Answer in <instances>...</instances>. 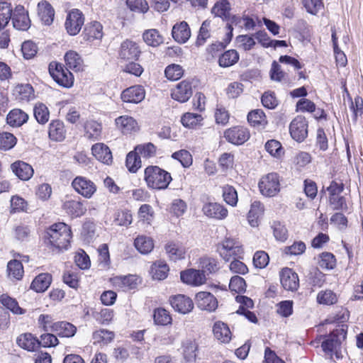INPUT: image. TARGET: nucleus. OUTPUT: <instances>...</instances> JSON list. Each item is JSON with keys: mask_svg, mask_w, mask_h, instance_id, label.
Wrapping results in <instances>:
<instances>
[{"mask_svg": "<svg viewBox=\"0 0 363 363\" xmlns=\"http://www.w3.org/2000/svg\"><path fill=\"white\" fill-rule=\"evenodd\" d=\"M265 150L275 158H281L284 155V150L281 144L276 140H268L265 144Z\"/></svg>", "mask_w": 363, "mask_h": 363, "instance_id": "5fc2aeb1", "label": "nucleus"}, {"mask_svg": "<svg viewBox=\"0 0 363 363\" xmlns=\"http://www.w3.org/2000/svg\"><path fill=\"white\" fill-rule=\"evenodd\" d=\"M84 35V38L87 40L101 39L103 36L102 25L97 21L91 23L89 26L85 28Z\"/></svg>", "mask_w": 363, "mask_h": 363, "instance_id": "a19ab883", "label": "nucleus"}, {"mask_svg": "<svg viewBox=\"0 0 363 363\" xmlns=\"http://www.w3.org/2000/svg\"><path fill=\"white\" fill-rule=\"evenodd\" d=\"M169 301L172 308L180 313H188L194 308L192 300L185 295L178 294L170 298Z\"/></svg>", "mask_w": 363, "mask_h": 363, "instance_id": "f3484780", "label": "nucleus"}, {"mask_svg": "<svg viewBox=\"0 0 363 363\" xmlns=\"http://www.w3.org/2000/svg\"><path fill=\"white\" fill-rule=\"evenodd\" d=\"M308 121L303 116H296V142H303L308 136Z\"/></svg>", "mask_w": 363, "mask_h": 363, "instance_id": "37998d69", "label": "nucleus"}, {"mask_svg": "<svg viewBox=\"0 0 363 363\" xmlns=\"http://www.w3.org/2000/svg\"><path fill=\"white\" fill-rule=\"evenodd\" d=\"M48 135L52 140L57 142L64 140L66 136V130L63 122L59 120L52 121L49 125Z\"/></svg>", "mask_w": 363, "mask_h": 363, "instance_id": "b1692460", "label": "nucleus"}, {"mask_svg": "<svg viewBox=\"0 0 363 363\" xmlns=\"http://www.w3.org/2000/svg\"><path fill=\"white\" fill-rule=\"evenodd\" d=\"M203 214L210 218L223 220L228 214V209L222 204L216 202L205 203L202 207Z\"/></svg>", "mask_w": 363, "mask_h": 363, "instance_id": "ddd939ff", "label": "nucleus"}, {"mask_svg": "<svg viewBox=\"0 0 363 363\" xmlns=\"http://www.w3.org/2000/svg\"><path fill=\"white\" fill-rule=\"evenodd\" d=\"M38 16L45 25H50L55 16V11L52 6L45 1H42L38 4Z\"/></svg>", "mask_w": 363, "mask_h": 363, "instance_id": "a878e982", "label": "nucleus"}, {"mask_svg": "<svg viewBox=\"0 0 363 363\" xmlns=\"http://www.w3.org/2000/svg\"><path fill=\"white\" fill-rule=\"evenodd\" d=\"M230 3L227 0H223L216 3L212 9V13L216 16L222 18L224 20L230 21V23L227 24V28L229 30L228 35L231 38L233 36V26L232 24L237 25L240 23V19L236 16L230 15Z\"/></svg>", "mask_w": 363, "mask_h": 363, "instance_id": "423d86ee", "label": "nucleus"}, {"mask_svg": "<svg viewBox=\"0 0 363 363\" xmlns=\"http://www.w3.org/2000/svg\"><path fill=\"white\" fill-rule=\"evenodd\" d=\"M165 250L169 257L174 261L184 259L186 254L185 247L179 243L169 242L165 245Z\"/></svg>", "mask_w": 363, "mask_h": 363, "instance_id": "f704fd0d", "label": "nucleus"}, {"mask_svg": "<svg viewBox=\"0 0 363 363\" xmlns=\"http://www.w3.org/2000/svg\"><path fill=\"white\" fill-rule=\"evenodd\" d=\"M116 124L118 128L124 134L131 133L138 130L137 121L130 116H121L116 119Z\"/></svg>", "mask_w": 363, "mask_h": 363, "instance_id": "4be33fe9", "label": "nucleus"}, {"mask_svg": "<svg viewBox=\"0 0 363 363\" xmlns=\"http://www.w3.org/2000/svg\"><path fill=\"white\" fill-rule=\"evenodd\" d=\"M52 281V277L48 273L38 275L32 281L30 289L36 292H43L48 289Z\"/></svg>", "mask_w": 363, "mask_h": 363, "instance_id": "72a5a7b5", "label": "nucleus"}, {"mask_svg": "<svg viewBox=\"0 0 363 363\" xmlns=\"http://www.w3.org/2000/svg\"><path fill=\"white\" fill-rule=\"evenodd\" d=\"M13 9L11 4L0 1V30L4 28L11 19Z\"/></svg>", "mask_w": 363, "mask_h": 363, "instance_id": "79ce46f5", "label": "nucleus"}, {"mask_svg": "<svg viewBox=\"0 0 363 363\" xmlns=\"http://www.w3.org/2000/svg\"><path fill=\"white\" fill-rule=\"evenodd\" d=\"M199 267L205 275L216 273L220 269L219 263L215 258L206 256L199 258Z\"/></svg>", "mask_w": 363, "mask_h": 363, "instance_id": "473e14b6", "label": "nucleus"}, {"mask_svg": "<svg viewBox=\"0 0 363 363\" xmlns=\"http://www.w3.org/2000/svg\"><path fill=\"white\" fill-rule=\"evenodd\" d=\"M33 112L34 116L39 123L45 124L48 121L50 118V112L48 107L45 104L42 103L35 104Z\"/></svg>", "mask_w": 363, "mask_h": 363, "instance_id": "8fccbe9b", "label": "nucleus"}, {"mask_svg": "<svg viewBox=\"0 0 363 363\" xmlns=\"http://www.w3.org/2000/svg\"><path fill=\"white\" fill-rule=\"evenodd\" d=\"M114 338V333L107 330L101 329L93 333L94 343H103L107 345Z\"/></svg>", "mask_w": 363, "mask_h": 363, "instance_id": "864d4df0", "label": "nucleus"}, {"mask_svg": "<svg viewBox=\"0 0 363 363\" xmlns=\"http://www.w3.org/2000/svg\"><path fill=\"white\" fill-rule=\"evenodd\" d=\"M11 20L13 27L18 30H26L30 25L28 12L21 5L16 6L12 13Z\"/></svg>", "mask_w": 363, "mask_h": 363, "instance_id": "4468645a", "label": "nucleus"}, {"mask_svg": "<svg viewBox=\"0 0 363 363\" xmlns=\"http://www.w3.org/2000/svg\"><path fill=\"white\" fill-rule=\"evenodd\" d=\"M141 54V50L139 45L131 40L126 39L123 40L118 48V58L125 60H137Z\"/></svg>", "mask_w": 363, "mask_h": 363, "instance_id": "0eeeda50", "label": "nucleus"}, {"mask_svg": "<svg viewBox=\"0 0 363 363\" xmlns=\"http://www.w3.org/2000/svg\"><path fill=\"white\" fill-rule=\"evenodd\" d=\"M318 264L322 269H333L336 266L335 257L330 252H323L319 255Z\"/></svg>", "mask_w": 363, "mask_h": 363, "instance_id": "3c124183", "label": "nucleus"}, {"mask_svg": "<svg viewBox=\"0 0 363 363\" xmlns=\"http://www.w3.org/2000/svg\"><path fill=\"white\" fill-rule=\"evenodd\" d=\"M280 281L283 288L293 291L295 288V272L289 267L283 268L279 272Z\"/></svg>", "mask_w": 363, "mask_h": 363, "instance_id": "2f4dec72", "label": "nucleus"}, {"mask_svg": "<svg viewBox=\"0 0 363 363\" xmlns=\"http://www.w3.org/2000/svg\"><path fill=\"white\" fill-rule=\"evenodd\" d=\"M16 342L19 347L28 351H35L39 347L38 339L30 333L21 334L17 337Z\"/></svg>", "mask_w": 363, "mask_h": 363, "instance_id": "c756f323", "label": "nucleus"}, {"mask_svg": "<svg viewBox=\"0 0 363 363\" xmlns=\"http://www.w3.org/2000/svg\"><path fill=\"white\" fill-rule=\"evenodd\" d=\"M347 331L343 328L334 330L322 342L325 352L333 353L337 359L342 358V343L346 339Z\"/></svg>", "mask_w": 363, "mask_h": 363, "instance_id": "7ed1b4c3", "label": "nucleus"}, {"mask_svg": "<svg viewBox=\"0 0 363 363\" xmlns=\"http://www.w3.org/2000/svg\"><path fill=\"white\" fill-rule=\"evenodd\" d=\"M49 72L59 85L67 88L73 85V75L63 65L55 62H51L49 65Z\"/></svg>", "mask_w": 363, "mask_h": 363, "instance_id": "39448f33", "label": "nucleus"}, {"mask_svg": "<svg viewBox=\"0 0 363 363\" xmlns=\"http://www.w3.org/2000/svg\"><path fill=\"white\" fill-rule=\"evenodd\" d=\"M223 197L228 205L232 206L237 205L238 201V193L233 186L227 184L223 186Z\"/></svg>", "mask_w": 363, "mask_h": 363, "instance_id": "603ef678", "label": "nucleus"}, {"mask_svg": "<svg viewBox=\"0 0 363 363\" xmlns=\"http://www.w3.org/2000/svg\"><path fill=\"white\" fill-rule=\"evenodd\" d=\"M173 38L179 43H186L191 36V30L189 25L185 21L176 23L172 28Z\"/></svg>", "mask_w": 363, "mask_h": 363, "instance_id": "412c9836", "label": "nucleus"}, {"mask_svg": "<svg viewBox=\"0 0 363 363\" xmlns=\"http://www.w3.org/2000/svg\"><path fill=\"white\" fill-rule=\"evenodd\" d=\"M63 208L67 213L74 217H79L84 215L86 211L84 203L80 200H69L63 204Z\"/></svg>", "mask_w": 363, "mask_h": 363, "instance_id": "7c9ffc66", "label": "nucleus"}, {"mask_svg": "<svg viewBox=\"0 0 363 363\" xmlns=\"http://www.w3.org/2000/svg\"><path fill=\"white\" fill-rule=\"evenodd\" d=\"M315 111V104L312 101L302 98L296 101V112L312 113Z\"/></svg>", "mask_w": 363, "mask_h": 363, "instance_id": "338daca9", "label": "nucleus"}, {"mask_svg": "<svg viewBox=\"0 0 363 363\" xmlns=\"http://www.w3.org/2000/svg\"><path fill=\"white\" fill-rule=\"evenodd\" d=\"M154 320L156 324L166 325L172 322V318L169 312L164 308H157L154 311Z\"/></svg>", "mask_w": 363, "mask_h": 363, "instance_id": "680f3d73", "label": "nucleus"}, {"mask_svg": "<svg viewBox=\"0 0 363 363\" xmlns=\"http://www.w3.org/2000/svg\"><path fill=\"white\" fill-rule=\"evenodd\" d=\"M72 186L79 194L86 199H90L96 191V184L90 179L82 176L75 177L72 182Z\"/></svg>", "mask_w": 363, "mask_h": 363, "instance_id": "1a4fd4ad", "label": "nucleus"}, {"mask_svg": "<svg viewBox=\"0 0 363 363\" xmlns=\"http://www.w3.org/2000/svg\"><path fill=\"white\" fill-rule=\"evenodd\" d=\"M172 179L169 172L157 166H149L145 170V180L149 188L157 190L165 189Z\"/></svg>", "mask_w": 363, "mask_h": 363, "instance_id": "f03ea898", "label": "nucleus"}, {"mask_svg": "<svg viewBox=\"0 0 363 363\" xmlns=\"http://www.w3.org/2000/svg\"><path fill=\"white\" fill-rule=\"evenodd\" d=\"M8 275L10 278L21 279L23 274V267L20 261L11 260L7 264Z\"/></svg>", "mask_w": 363, "mask_h": 363, "instance_id": "de8ad7c7", "label": "nucleus"}, {"mask_svg": "<svg viewBox=\"0 0 363 363\" xmlns=\"http://www.w3.org/2000/svg\"><path fill=\"white\" fill-rule=\"evenodd\" d=\"M92 155L96 160L106 164L112 163L113 157L109 147L104 143H96L91 147Z\"/></svg>", "mask_w": 363, "mask_h": 363, "instance_id": "6ab92c4d", "label": "nucleus"}, {"mask_svg": "<svg viewBox=\"0 0 363 363\" xmlns=\"http://www.w3.org/2000/svg\"><path fill=\"white\" fill-rule=\"evenodd\" d=\"M183 74L184 69L179 65L173 64L167 66L165 69V76L169 80H177L182 77Z\"/></svg>", "mask_w": 363, "mask_h": 363, "instance_id": "69168bd1", "label": "nucleus"}, {"mask_svg": "<svg viewBox=\"0 0 363 363\" xmlns=\"http://www.w3.org/2000/svg\"><path fill=\"white\" fill-rule=\"evenodd\" d=\"M144 41L150 46L156 47L163 42L162 35L156 29H150L143 33Z\"/></svg>", "mask_w": 363, "mask_h": 363, "instance_id": "49530a36", "label": "nucleus"}, {"mask_svg": "<svg viewBox=\"0 0 363 363\" xmlns=\"http://www.w3.org/2000/svg\"><path fill=\"white\" fill-rule=\"evenodd\" d=\"M248 122L254 127L264 128L267 123L266 116L262 110L256 109L247 115Z\"/></svg>", "mask_w": 363, "mask_h": 363, "instance_id": "4c0bfd02", "label": "nucleus"}, {"mask_svg": "<svg viewBox=\"0 0 363 363\" xmlns=\"http://www.w3.org/2000/svg\"><path fill=\"white\" fill-rule=\"evenodd\" d=\"M145 91L142 86L136 85L125 89L121 94L124 102L138 104L145 99Z\"/></svg>", "mask_w": 363, "mask_h": 363, "instance_id": "a211bd4d", "label": "nucleus"}, {"mask_svg": "<svg viewBox=\"0 0 363 363\" xmlns=\"http://www.w3.org/2000/svg\"><path fill=\"white\" fill-rule=\"evenodd\" d=\"M135 248L142 254L150 253L153 247V240L145 235H140L137 237L134 242Z\"/></svg>", "mask_w": 363, "mask_h": 363, "instance_id": "ea45409f", "label": "nucleus"}, {"mask_svg": "<svg viewBox=\"0 0 363 363\" xmlns=\"http://www.w3.org/2000/svg\"><path fill=\"white\" fill-rule=\"evenodd\" d=\"M214 337L222 343H228L231 338L232 334L228 325L218 321L214 323L213 327Z\"/></svg>", "mask_w": 363, "mask_h": 363, "instance_id": "5701e85b", "label": "nucleus"}, {"mask_svg": "<svg viewBox=\"0 0 363 363\" xmlns=\"http://www.w3.org/2000/svg\"><path fill=\"white\" fill-rule=\"evenodd\" d=\"M51 331L57 333L62 337H71L76 333L77 328L70 323L60 321L52 324Z\"/></svg>", "mask_w": 363, "mask_h": 363, "instance_id": "393cba45", "label": "nucleus"}, {"mask_svg": "<svg viewBox=\"0 0 363 363\" xmlns=\"http://www.w3.org/2000/svg\"><path fill=\"white\" fill-rule=\"evenodd\" d=\"M191 83L187 80H183L177 84L172 90V98L181 103L187 101L192 96Z\"/></svg>", "mask_w": 363, "mask_h": 363, "instance_id": "2eb2a0df", "label": "nucleus"}, {"mask_svg": "<svg viewBox=\"0 0 363 363\" xmlns=\"http://www.w3.org/2000/svg\"><path fill=\"white\" fill-rule=\"evenodd\" d=\"M217 251L226 262L232 258H240L243 254V250L239 242L230 238H225L218 245Z\"/></svg>", "mask_w": 363, "mask_h": 363, "instance_id": "20e7f679", "label": "nucleus"}, {"mask_svg": "<svg viewBox=\"0 0 363 363\" xmlns=\"http://www.w3.org/2000/svg\"><path fill=\"white\" fill-rule=\"evenodd\" d=\"M317 301L320 304L333 305L337 301V296L330 290L321 291L318 294Z\"/></svg>", "mask_w": 363, "mask_h": 363, "instance_id": "e2e57ef3", "label": "nucleus"}, {"mask_svg": "<svg viewBox=\"0 0 363 363\" xmlns=\"http://www.w3.org/2000/svg\"><path fill=\"white\" fill-rule=\"evenodd\" d=\"M12 172L21 180L28 181L33 175V169L28 163L16 161L11 165Z\"/></svg>", "mask_w": 363, "mask_h": 363, "instance_id": "aec40b11", "label": "nucleus"}, {"mask_svg": "<svg viewBox=\"0 0 363 363\" xmlns=\"http://www.w3.org/2000/svg\"><path fill=\"white\" fill-rule=\"evenodd\" d=\"M126 167L131 172H136L141 167V160L139 155L135 152H130L126 157Z\"/></svg>", "mask_w": 363, "mask_h": 363, "instance_id": "bf43d9fd", "label": "nucleus"}, {"mask_svg": "<svg viewBox=\"0 0 363 363\" xmlns=\"http://www.w3.org/2000/svg\"><path fill=\"white\" fill-rule=\"evenodd\" d=\"M301 2L306 11L312 15H317L324 7L323 0H302Z\"/></svg>", "mask_w": 363, "mask_h": 363, "instance_id": "4d7b16f0", "label": "nucleus"}, {"mask_svg": "<svg viewBox=\"0 0 363 363\" xmlns=\"http://www.w3.org/2000/svg\"><path fill=\"white\" fill-rule=\"evenodd\" d=\"M16 144V137L7 132L0 133V149L8 150L11 149Z\"/></svg>", "mask_w": 363, "mask_h": 363, "instance_id": "0e129e2a", "label": "nucleus"}, {"mask_svg": "<svg viewBox=\"0 0 363 363\" xmlns=\"http://www.w3.org/2000/svg\"><path fill=\"white\" fill-rule=\"evenodd\" d=\"M0 301L6 308L14 314H23L25 313V310L18 306V302L15 299L6 294H3L0 296Z\"/></svg>", "mask_w": 363, "mask_h": 363, "instance_id": "09e8293b", "label": "nucleus"}, {"mask_svg": "<svg viewBox=\"0 0 363 363\" xmlns=\"http://www.w3.org/2000/svg\"><path fill=\"white\" fill-rule=\"evenodd\" d=\"M82 13L78 9H73L68 13L65 21V28L69 35H75L84 24Z\"/></svg>", "mask_w": 363, "mask_h": 363, "instance_id": "9b49d317", "label": "nucleus"}, {"mask_svg": "<svg viewBox=\"0 0 363 363\" xmlns=\"http://www.w3.org/2000/svg\"><path fill=\"white\" fill-rule=\"evenodd\" d=\"M329 206L333 211H347L348 210L346 199L341 195L329 196Z\"/></svg>", "mask_w": 363, "mask_h": 363, "instance_id": "6e6d98bb", "label": "nucleus"}, {"mask_svg": "<svg viewBox=\"0 0 363 363\" xmlns=\"http://www.w3.org/2000/svg\"><path fill=\"white\" fill-rule=\"evenodd\" d=\"M195 303L199 308L208 312L215 311L218 308L216 298L207 291H200L196 294Z\"/></svg>", "mask_w": 363, "mask_h": 363, "instance_id": "f8f14e48", "label": "nucleus"}, {"mask_svg": "<svg viewBox=\"0 0 363 363\" xmlns=\"http://www.w3.org/2000/svg\"><path fill=\"white\" fill-rule=\"evenodd\" d=\"M28 119V115L18 108L11 110L6 117L7 123L13 127L21 126Z\"/></svg>", "mask_w": 363, "mask_h": 363, "instance_id": "c85d7f7f", "label": "nucleus"}, {"mask_svg": "<svg viewBox=\"0 0 363 363\" xmlns=\"http://www.w3.org/2000/svg\"><path fill=\"white\" fill-rule=\"evenodd\" d=\"M264 207L259 201H254L251 204L250 210L248 213V221L251 226L258 225V220L262 216Z\"/></svg>", "mask_w": 363, "mask_h": 363, "instance_id": "e433bc0d", "label": "nucleus"}, {"mask_svg": "<svg viewBox=\"0 0 363 363\" xmlns=\"http://www.w3.org/2000/svg\"><path fill=\"white\" fill-rule=\"evenodd\" d=\"M85 135L89 139L98 140L101 135V124L96 121H87L84 124Z\"/></svg>", "mask_w": 363, "mask_h": 363, "instance_id": "58836bf2", "label": "nucleus"}, {"mask_svg": "<svg viewBox=\"0 0 363 363\" xmlns=\"http://www.w3.org/2000/svg\"><path fill=\"white\" fill-rule=\"evenodd\" d=\"M239 60V54L235 50H229L223 53L218 60L219 65L228 67L235 64Z\"/></svg>", "mask_w": 363, "mask_h": 363, "instance_id": "c03bdc74", "label": "nucleus"}, {"mask_svg": "<svg viewBox=\"0 0 363 363\" xmlns=\"http://www.w3.org/2000/svg\"><path fill=\"white\" fill-rule=\"evenodd\" d=\"M135 151L144 158H150L155 155L156 147L152 143H147L137 145Z\"/></svg>", "mask_w": 363, "mask_h": 363, "instance_id": "052dcab7", "label": "nucleus"}, {"mask_svg": "<svg viewBox=\"0 0 363 363\" xmlns=\"http://www.w3.org/2000/svg\"><path fill=\"white\" fill-rule=\"evenodd\" d=\"M250 132L243 126H235L227 129L224 132V138L233 145H240L250 138Z\"/></svg>", "mask_w": 363, "mask_h": 363, "instance_id": "9d476101", "label": "nucleus"}, {"mask_svg": "<svg viewBox=\"0 0 363 363\" xmlns=\"http://www.w3.org/2000/svg\"><path fill=\"white\" fill-rule=\"evenodd\" d=\"M181 280L187 284L192 286H201L206 281V275L199 269H189L183 271L180 274Z\"/></svg>", "mask_w": 363, "mask_h": 363, "instance_id": "dca6fc26", "label": "nucleus"}, {"mask_svg": "<svg viewBox=\"0 0 363 363\" xmlns=\"http://www.w3.org/2000/svg\"><path fill=\"white\" fill-rule=\"evenodd\" d=\"M74 262L77 267L82 269H86L91 265L89 257L83 250H79L76 252Z\"/></svg>", "mask_w": 363, "mask_h": 363, "instance_id": "774afa93", "label": "nucleus"}, {"mask_svg": "<svg viewBox=\"0 0 363 363\" xmlns=\"http://www.w3.org/2000/svg\"><path fill=\"white\" fill-rule=\"evenodd\" d=\"M198 345L194 340L187 339L182 343L183 354L186 361H192L196 357Z\"/></svg>", "mask_w": 363, "mask_h": 363, "instance_id": "a18cd8bd", "label": "nucleus"}, {"mask_svg": "<svg viewBox=\"0 0 363 363\" xmlns=\"http://www.w3.org/2000/svg\"><path fill=\"white\" fill-rule=\"evenodd\" d=\"M169 270L164 261L158 260L152 265L150 273L154 279L163 280L167 278Z\"/></svg>", "mask_w": 363, "mask_h": 363, "instance_id": "c9c22d12", "label": "nucleus"}, {"mask_svg": "<svg viewBox=\"0 0 363 363\" xmlns=\"http://www.w3.org/2000/svg\"><path fill=\"white\" fill-rule=\"evenodd\" d=\"M311 27L304 21L298 22V33L296 34V38L298 39L303 45L311 41Z\"/></svg>", "mask_w": 363, "mask_h": 363, "instance_id": "13d9d810", "label": "nucleus"}, {"mask_svg": "<svg viewBox=\"0 0 363 363\" xmlns=\"http://www.w3.org/2000/svg\"><path fill=\"white\" fill-rule=\"evenodd\" d=\"M261 194L265 196H274L280 190L279 180L277 174L270 173L263 177L259 182Z\"/></svg>", "mask_w": 363, "mask_h": 363, "instance_id": "6e6552de", "label": "nucleus"}, {"mask_svg": "<svg viewBox=\"0 0 363 363\" xmlns=\"http://www.w3.org/2000/svg\"><path fill=\"white\" fill-rule=\"evenodd\" d=\"M113 284L122 291L134 289L137 285V279L133 275L117 276L112 279Z\"/></svg>", "mask_w": 363, "mask_h": 363, "instance_id": "bb28decb", "label": "nucleus"}, {"mask_svg": "<svg viewBox=\"0 0 363 363\" xmlns=\"http://www.w3.org/2000/svg\"><path fill=\"white\" fill-rule=\"evenodd\" d=\"M65 60L67 66L75 71H82L84 69V61L81 56L74 50H69L65 55Z\"/></svg>", "mask_w": 363, "mask_h": 363, "instance_id": "cd10ccee", "label": "nucleus"}, {"mask_svg": "<svg viewBox=\"0 0 363 363\" xmlns=\"http://www.w3.org/2000/svg\"><path fill=\"white\" fill-rule=\"evenodd\" d=\"M45 238L52 247L66 249L72 238L71 229L64 223H55L47 230Z\"/></svg>", "mask_w": 363, "mask_h": 363, "instance_id": "f257e3e1", "label": "nucleus"}]
</instances>
